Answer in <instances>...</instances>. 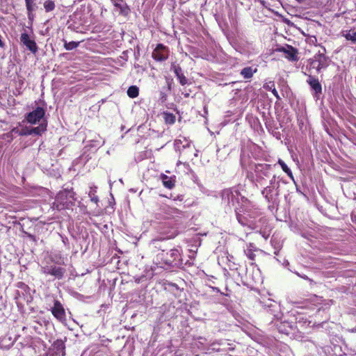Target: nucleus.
<instances>
[{"label":"nucleus","instance_id":"nucleus-1","mask_svg":"<svg viewBox=\"0 0 356 356\" xmlns=\"http://www.w3.org/2000/svg\"><path fill=\"white\" fill-rule=\"evenodd\" d=\"M222 200L227 205L236 206V204H240L241 202H244L247 201L237 188H227L222 192Z\"/></svg>","mask_w":356,"mask_h":356},{"label":"nucleus","instance_id":"nucleus-2","mask_svg":"<svg viewBox=\"0 0 356 356\" xmlns=\"http://www.w3.org/2000/svg\"><path fill=\"white\" fill-rule=\"evenodd\" d=\"M181 214V212L178 209L166 204H161L155 213V217L158 220H165L179 217Z\"/></svg>","mask_w":356,"mask_h":356},{"label":"nucleus","instance_id":"nucleus-3","mask_svg":"<svg viewBox=\"0 0 356 356\" xmlns=\"http://www.w3.org/2000/svg\"><path fill=\"white\" fill-rule=\"evenodd\" d=\"M328 65V59L323 53H318L316 54L312 58L309 60V68L316 70V72H320L321 69L327 67Z\"/></svg>","mask_w":356,"mask_h":356},{"label":"nucleus","instance_id":"nucleus-4","mask_svg":"<svg viewBox=\"0 0 356 356\" xmlns=\"http://www.w3.org/2000/svg\"><path fill=\"white\" fill-rule=\"evenodd\" d=\"M65 269L62 267L56 266L52 264H47L41 267V272L45 275H50L55 278L60 280L65 273Z\"/></svg>","mask_w":356,"mask_h":356},{"label":"nucleus","instance_id":"nucleus-5","mask_svg":"<svg viewBox=\"0 0 356 356\" xmlns=\"http://www.w3.org/2000/svg\"><path fill=\"white\" fill-rule=\"evenodd\" d=\"M168 49L162 44H159L152 52V57L158 61H163L168 58Z\"/></svg>","mask_w":356,"mask_h":356},{"label":"nucleus","instance_id":"nucleus-6","mask_svg":"<svg viewBox=\"0 0 356 356\" xmlns=\"http://www.w3.org/2000/svg\"><path fill=\"white\" fill-rule=\"evenodd\" d=\"M44 110L40 107L29 113L26 116V120L31 124H36L43 119L44 116Z\"/></svg>","mask_w":356,"mask_h":356},{"label":"nucleus","instance_id":"nucleus-7","mask_svg":"<svg viewBox=\"0 0 356 356\" xmlns=\"http://www.w3.org/2000/svg\"><path fill=\"white\" fill-rule=\"evenodd\" d=\"M181 255L177 249L170 250L166 253L165 263L170 266H177L180 264Z\"/></svg>","mask_w":356,"mask_h":356},{"label":"nucleus","instance_id":"nucleus-8","mask_svg":"<svg viewBox=\"0 0 356 356\" xmlns=\"http://www.w3.org/2000/svg\"><path fill=\"white\" fill-rule=\"evenodd\" d=\"M51 313L58 321L65 320V312L62 304L58 300H54V307L51 309Z\"/></svg>","mask_w":356,"mask_h":356},{"label":"nucleus","instance_id":"nucleus-9","mask_svg":"<svg viewBox=\"0 0 356 356\" xmlns=\"http://www.w3.org/2000/svg\"><path fill=\"white\" fill-rule=\"evenodd\" d=\"M275 177H273V178L270 181V186H266L261 191V194L264 196L268 202L273 201L275 197L277 195L275 192V186L273 185Z\"/></svg>","mask_w":356,"mask_h":356},{"label":"nucleus","instance_id":"nucleus-10","mask_svg":"<svg viewBox=\"0 0 356 356\" xmlns=\"http://www.w3.org/2000/svg\"><path fill=\"white\" fill-rule=\"evenodd\" d=\"M278 51L284 53L285 58L291 61L298 60L297 51L290 45L279 48Z\"/></svg>","mask_w":356,"mask_h":356},{"label":"nucleus","instance_id":"nucleus-11","mask_svg":"<svg viewBox=\"0 0 356 356\" xmlns=\"http://www.w3.org/2000/svg\"><path fill=\"white\" fill-rule=\"evenodd\" d=\"M307 82L314 91V95L316 98H318L319 95L321 94L322 92V87L318 80L315 77L312 76V75H309Z\"/></svg>","mask_w":356,"mask_h":356},{"label":"nucleus","instance_id":"nucleus-12","mask_svg":"<svg viewBox=\"0 0 356 356\" xmlns=\"http://www.w3.org/2000/svg\"><path fill=\"white\" fill-rule=\"evenodd\" d=\"M20 40L31 52L35 53L37 51L38 47L35 42L31 40L27 33H22Z\"/></svg>","mask_w":356,"mask_h":356},{"label":"nucleus","instance_id":"nucleus-13","mask_svg":"<svg viewBox=\"0 0 356 356\" xmlns=\"http://www.w3.org/2000/svg\"><path fill=\"white\" fill-rule=\"evenodd\" d=\"M53 353H49L48 356H64L65 344L61 340L56 341L52 345Z\"/></svg>","mask_w":356,"mask_h":356},{"label":"nucleus","instance_id":"nucleus-14","mask_svg":"<svg viewBox=\"0 0 356 356\" xmlns=\"http://www.w3.org/2000/svg\"><path fill=\"white\" fill-rule=\"evenodd\" d=\"M171 70L174 72L177 79L179 80V83L181 86H185L188 83V79L182 72L181 67L173 63L171 65Z\"/></svg>","mask_w":356,"mask_h":356},{"label":"nucleus","instance_id":"nucleus-15","mask_svg":"<svg viewBox=\"0 0 356 356\" xmlns=\"http://www.w3.org/2000/svg\"><path fill=\"white\" fill-rule=\"evenodd\" d=\"M161 179L165 188L172 189L175 186V179L173 177L162 174L161 175Z\"/></svg>","mask_w":356,"mask_h":356},{"label":"nucleus","instance_id":"nucleus-16","mask_svg":"<svg viewBox=\"0 0 356 356\" xmlns=\"http://www.w3.org/2000/svg\"><path fill=\"white\" fill-rule=\"evenodd\" d=\"M47 129V124L45 122H42L37 127L31 128V135H41L44 133Z\"/></svg>","mask_w":356,"mask_h":356},{"label":"nucleus","instance_id":"nucleus-17","mask_svg":"<svg viewBox=\"0 0 356 356\" xmlns=\"http://www.w3.org/2000/svg\"><path fill=\"white\" fill-rule=\"evenodd\" d=\"M343 36L348 40H350L353 43H356V27L345 31Z\"/></svg>","mask_w":356,"mask_h":356},{"label":"nucleus","instance_id":"nucleus-18","mask_svg":"<svg viewBox=\"0 0 356 356\" xmlns=\"http://www.w3.org/2000/svg\"><path fill=\"white\" fill-rule=\"evenodd\" d=\"M256 72L257 69L253 70L251 67H247L241 70V74L245 79H250L253 76V74L255 73Z\"/></svg>","mask_w":356,"mask_h":356},{"label":"nucleus","instance_id":"nucleus-19","mask_svg":"<svg viewBox=\"0 0 356 356\" xmlns=\"http://www.w3.org/2000/svg\"><path fill=\"white\" fill-rule=\"evenodd\" d=\"M139 89L136 86H130L127 90V95L131 98H135L138 96Z\"/></svg>","mask_w":356,"mask_h":356},{"label":"nucleus","instance_id":"nucleus-20","mask_svg":"<svg viewBox=\"0 0 356 356\" xmlns=\"http://www.w3.org/2000/svg\"><path fill=\"white\" fill-rule=\"evenodd\" d=\"M278 164L281 166L282 170L287 174V175L293 179V174L291 170L288 168L286 164L282 159L278 160Z\"/></svg>","mask_w":356,"mask_h":356},{"label":"nucleus","instance_id":"nucleus-21","mask_svg":"<svg viewBox=\"0 0 356 356\" xmlns=\"http://www.w3.org/2000/svg\"><path fill=\"white\" fill-rule=\"evenodd\" d=\"M44 8L46 12H50L55 8V3L51 0H47L44 3Z\"/></svg>","mask_w":356,"mask_h":356},{"label":"nucleus","instance_id":"nucleus-22","mask_svg":"<svg viewBox=\"0 0 356 356\" xmlns=\"http://www.w3.org/2000/svg\"><path fill=\"white\" fill-rule=\"evenodd\" d=\"M164 118L166 123L172 124L175 122V116L172 113H164Z\"/></svg>","mask_w":356,"mask_h":356},{"label":"nucleus","instance_id":"nucleus-23","mask_svg":"<svg viewBox=\"0 0 356 356\" xmlns=\"http://www.w3.org/2000/svg\"><path fill=\"white\" fill-rule=\"evenodd\" d=\"M96 190L95 188H90V191L88 192V195L90 197V200L95 203H97L99 201L98 197L95 195Z\"/></svg>","mask_w":356,"mask_h":356},{"label":"nucleus","instance_id":"nucleus-24","mask_svg":"<svg viewBox=\"0 0 356 356\" xmlns=\"http://www.w3.org/2000/svg\"><path fill=\"white\" fill-rule=\"evenodd\" d=\"M78 45H79V42H74V41H72L70 42H65L64 44V47L67 50H72V49L76 48L78 47Z\"/></svg>","mask_w":356,"mask_h":356},{"label":"nucleus","instance_id":"nucleus-25","mask_svg":"<svg viewBox=\"0 0 356 356\" xmlns=\"http://www.w3.org/2000/svg\"><path fill=\"white\" fill-rule=\"evenodd\" d=\"M19 134L22 135V136L31 135V128L26 127V128L23 129L20 131Z\"/></svg>","mask_w":356,"mask_h":356},{"label":"nucleus","instance_id":"nucleus-26","mask_svg":"<svg viewBox=\"0 0 356 356\" xmlns=\"http://www.w3.org/2000/svg\"><path fill=\"white\" fill-rule=\"evenodd\" d=\"M275 88V84L273 82H269L264 85V88H265L267 90L272 91V89Z\"/></svg>","mask_w":356,"mask_h":356},{"label":"nucleus","instance_id":"nucleus-27","mask_svg":"<svg viewBox=\"0 0 356 356\" xmlns=\"http://www.w3.org/2000/svg\"><path fill=\"white\" fill-rule=\"evenodd\" d=\"M104 143V140H103V141H102V142H101V141H99V140H92V141H91V144H90V145H91L92 147H98V146H101V145H102Z\"/></svg>","mask_w":356,"mask_h":356},{"label":"nucleus","instance_id":"nucleus-28","mask_svg":"<svg viewBox=\"0 0 356 356\" xmlns=\"http://www.w3.org/2000/svg\"><path fill=\"white\" fill-rule=\"evenodd\" d=\"M35 4H31V5H29V4H26V9L28 10V15H29V18L30 19L31 18V14L32 13V11L33 10V6Z\"/></svg>","mask_w":356,"mask_h":356},{"label":"nucleus","instance_id":"nucleus-29","mask_svg":"<svg viewBox=\"0 0 356 356\" xmlns=\"http://www.w3.org/2000/svg\"><path fill=\"white\" fill-rule=\"evenodd\" d=\"M236 217H237V220L240 224H241L242 225H246L245 222L244 221L243 218L241 215L237 213Z\"/></svg>","mask_w":356,"mask_h":356},{"label":"nucleus","instance_id":"nucleus-30","mask_svg":"<svg viewBox=\"0 0 356 356\" xmlns=\"http://www.w3.org/2000/svg\"><path fill=\"white\" fill-rule=\"evenodd\" d=\"M51 261L57 264H60V265L64 264V261L60 257H59V259L58 260H56L55 258L52 257Z\"/></svg>","mask_w":356,"mask_h":356},{"label":"nucleus","instance_id":"nucleus-31","mask_svg":"<svg viewBox=\"0 0 356 356\" xmlns=\"http://www.w3.org/2000/svg\"><path fill=\"white\" fill-rule=\"evenodd\" d=\"M271 92H272V93H273V94L276 97V98H277V99H280V96H279V95H278V92H277V91L276 90L275 88H273L272 89V91H271Z\"/></svg>","mask_w":356,"mask_h":356},{"label":"nucleus","instance_id":"nucleus-32","mask_svg":"<svg viewBox=\"0 0 356 356\" xmlns=\"http://www.w3.org/2000/svg\"><path fill=\"white\" fill-rule=\"evenodd\" d=\"M25 1H26V4H29V5L35 4L34 3L35 0H25Z\"/></svg>","mask_w":356,"mask_h":356},{"label":"nucleus","instance_id":"nucleus-33","mask_svg":"<svg viewBox=\"0 0 356 356\" xmlns=\"http://www.w3.org/2000/svg\"><path fill=\"white\" fill-rule=\"evenodd\" d=\"M182 143V140L181 139H177L175 140V145L177 146H179V144H181Z\"/></svg>","mask_w":356,"mask_h":356},{"label":"nucleus","instance_id":"nucleus-34","mask_svg":"<svg viewBox=\"0 0 356 356\" xmlns=\"http://www.w3.org/2000/svg\"><path fill=\"white\" fill-rule=\"evenodd\" d=\"M174 200L182 201L183 200V196L182 195H178L176 198L174 199Z\"/></svg>","mask_w":356,"mask_h":356},{"label":"nucleus","instance_id":"nucleus-35","mask_svg":"<svg viewBox=\"0 0 356 356\" xmlns=\"http://www.w3.org/2000/svg\"><path fill=\"white\" fill-rule=\"evenodd\" d=\"M184 140H186L185 138H184ZM186 144H184L183 147H186L189 146V143L187 141H186Z\"/></svg>","mask_w":356,"mask_h":356},{"label":"nucleus","instance_id":"nucleus-36","mask_svg":"<svg viewBox=\"0 0 356 356\" xmlns=\"http://www.w3.org/2000/svg\"><path fill=\"white\" fill-rule=\"evenodd\" d=\"M184 96H185L186 97H188L189 96V94H188V93H186V94H184Z\"/></svg>","mask_w":356,"mask_h":356},{"label":"nucleus","instance_id":"nucleus-37","mask_svg":"<svg viewBox=\"0 0 356 356\" xmlns=\"http://www.w3.org/2000/svg\"><path fill=\"white\" fill-rule=\"evenodd\" d=\"M114 5H115V6H118V3H114Z\"/></svg>","mask_w":356,"mask_h":356}]
</instances>
